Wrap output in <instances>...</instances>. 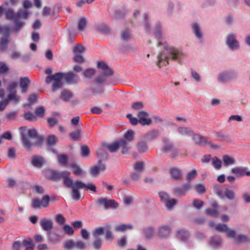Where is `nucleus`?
<instances>
[{
  "label": "nucleus",
  "instance_id": "3c124183",
  "mask_svg": "<svg viewBox=\"0 0 250 250\" xmlns=\"http://www.w3.org/2000/svg\"><path fill=\"white\" fill-rule=\"evenodd\" d=\"M82 156L83 157H88L90 154V150L87 146L83 145L81 148Z\"/></svg>",
  "mask_w": 250,
  "mask_h": 250
},
{
  "label": "nucleus",
  "instance_id": "864d4df0",
  "mask_svg": "<svg viewBox=\"0 0 250 250\" xmlns=\"http://www.w3.org/2000/svg\"><path fill=\"white\" fill-rule=\"evenodd\" d=\"M138 150L140 152H144L147 150V144L145 142H140L137 145Z\"/></svg>",
  "mask_w": 250,
  "mask_h": 250
},
{
  "label": "nucleus",
  "instance_id": "0e129e2a",
  "mask_svg": "<svg viewBox=\"0 0 250 250\" xmlns=\"http://www.w3.org/2000/svg\"><path fill=\"white\" fill-rule=\"evenodd\" d=\"M204 202L199 199H194L193 201V206L197 209H199L203 207Z\"/></svg>",
  "mask_w": 250,
  "mask_h": 250
},
{
  "label": "nucleus",
  "instance_id": "c756f323",
  "mask_svg": "<svg viewBox=\"0 0 250 250\" xmlns=\"http://www.w3.org/2000/svg\"><path fill=\"white\" fill-rule=\"evenodd\" d=\"M90 245L95 250H100L102 246V241L100 238H94Z\"/></svg>",
  "mask_w": 250,
  "mask_h": 250
},
{
  "label": "nucleus",
  "instance_id": "6e6d98bb",
  "mask_svg": "<svg viewBox=\"0 0 250 250\" xmlns=\"http://www.w3.org/2000/svg\"><path fill=\"white\" fill-rule=\"evenodd\" d=\"M105 238L107 240H112L114 238V237L112 235V233L111 232V231L110 230V226H106V229H105Z\"/></svg>",
  "mask_w": 250,
  "mask_h": 250
},
{
  "label": "nucleus",
  "instance_id": "20e7f679",
  "mask_svg": "<svg viewBox=\"0 0 250 250\" xmlns=\"http://www.w3.org/2000/svg\"><path fill=\"white\" fill-rule=\"evenodd\" d=\"M76 75L72 72L68 73H57L53 75L48 76L46 79L47 83L53 82L52 90L53 91L57 90L62 87L63 81L68 83L75 82Z\"/></svg>",
  "mask_w": 250,
  "mask_h": 250
},
{
  "label": "nucleus",
  "instance_id": "4468645a",
  "mask_svg": "<svg viewBox=\"0 0 250 250\" xmlns=\"http://www.w3.org/2000/svg\"><path fill=\"white\" fill-rule=\"evenodd\" d=\"M191 29L199 44L204 43L203 33L201 30L200 25L197 22H194L191 25Z\"/></svg>",
  "mask_w": 250,
  "mask_h": 250
},
{
  "label": "nucleus",
  "instance_id": "393cba45",
  "mask_svg": "<svg viewBox=\"0 0 250 250\" xmlns=\"http://www.w3.org/2000/svg\"><path fill=\"white\" fill-rule=\"evenodd\" d=\"M145 237L146 239H152L154 234V230L151 227H148L143 229Z\"/></svg>",
  "mask_w": 250,
  "mask_h": 250
},
{
  "label": "nucleus",
  "instance_id": "ea45409f",
  "mask_svg": "<svg viewBox=\"0 0 250 250\" xmlns=\"http://www.w3.org/2000/svg\"><path fill=\"white\" fill-rule=\"evenodd\" d=\"M188 236V233L185 229H180L177 232V237L182 241L186 240Z\"/></svg>",
  "mask_w": 250,
  "mask_h": 250
},
{
  "label": "nucleus",
  "instance_id": "473e14b6",
  "mask_svg": "<svg viewBox=\"0 0 250 250\" xmlns=\"http://www.w3.org/2000/svg\"><path fill=\"white\" fill-rule=\"evenodd\" d=\"M104 145L99 149L97 150V156L99 158L103 159H107L108 158V155L105 152L104 149Z\"/></svg>",
  "mask_w": 250,
  "mask_h": 250
},
{
  "label": "nucleus",
  "instance_id": "ddd939ff",
  "mask_svg": "<svg viewBox=\"0 0 250 250\" xmlns=\"http://www.w3.org/2000/svg\"><path fill=\"white\" fill-rule=\"evenodd\" d=\"M96 203L99 207H103L105 210L108 209L109 208H116L118 206L115 200H108L104 197L98 198L96 201Z\"/></svg>",
  "mask_w": 250,
  "mask_h": 250
},
{
  "label": "nucleus",
  "instance_id": "f257e3e1",
  "mask_svg": "<svg viewBox=\"0 0 250 250\" xmlns=\"http://www.w3.org/2000/svg\"><path fill=\"white\" fill-rule=\"evenodd\" d=\"M154 34L158 40V45L163 46L167 52V55L161 53L158 56L157 65L162 67L168 64V59H171L174 61L182 63L186 58V55L181 48L168 45L164 40L162 31V26L160 23L156 24L154 29Z\"/></svg>",
  "mask_w": 250,
  "mask_h": 250
},
{
  "label": "nucleus",
  "instance_id": "f3484780",
  "mask_svg": "<svg viewBox=\"0 0 250 250\" xmlns=\"http://www.w3.org/2000/svg\"><path fill=\"white\" fill-rule=\"evenodd\" d=\"M106 169V166L104 164L102 163L101 160L98 161V165H95L90 168V174L94 176H96L102 172Z\"/></svg>",
  "mask_w": 250,
  "mask_h": 250
},
{
  "label": "nucleus",
  "instance_id": "aec40b11",
  "mask_svg": "<svg viewBox=\"0 0 250 250\" xmlns=\"http://www.w3.org/2000/svg\"><path fill=\"white\" fill-rule=\"evenodd\" d=\"M211 208H207L206 210V213L208 215L215 217L218 214V205L217 203L213 201L211 203Z\"/></svg>",
  "mask_w": 250,
  "mask_h": 250
},
{
  "label": "nucleus",
  "instance_id": "e433bc0d",
  "mask_svg": "<svg viewBox=\"0 0 250 250\" xmlns=\"http://www.w3.org/2000/svg\"><path fill=\"white\" fill-rule=\"evenodd\" d=\"M58 162L62 166H66L67 165L68 157L65 154H61L58 156Z\"/></svg>",
  "mask_w": 250,
  "mask_h": 250
},
{
  "label": "nucleus",
  "instance_id": "13d9d810",
  "mask_svg": "<svg viewBox=\"0 0 250 250\" xmlns=\"http://www.w3.org/2000/svg\"><path fill=\"white\" fill-rule=\"evenodd\" d=\"M95 73V70L94 69H87L84 71L83 74L85 78H89L93 76Z\"/></svg>",
  "mask_w": 250,
  "mask_h": 250
},
{
  "label": "nucleus",
  "instance_id": "69168bd1",
  "mask_svg": "<svg viewBox=\"0 0 250 250\" xmlns=\"http://www.w3.org/2000/svg\"><path fill=\"white\" fill-rule=\"evenodd\" d=\"M75 247L80 250H84L86 248V246L85 244L82 241H78L75 242Z\"/></svg>",
  "mask_w": 250,
  "mask_h": 250
},
{
  "label": "nucleus",
  "instance_id": "680f3d73",
  "mask_svg": "<svg viewBox=\"0 0 250 250\" xmlns=\"http://www.w3.org/2000/svg\"><path fill=\"white\" fill-rule=\"evenodd\" d=\"M144 163L141 162H138L135 164L134 166V169L137 172H142L144 170Z\"/></svg>",
  "mask_w": 250,
  "mask_h": 250
},
{
  "label": "nucleus",
  "instance_id": "052dcab7",
  "mask_svg": "<svg viewBox=\"0 0 250 250\" xmlns=\"http://www.w3.org/2000/svg\"><path fill=\"white\" fill-rule=\"evenodd\" d=\"M55 220L59 225H63L65 222V218L62 214H57L55 216Z\"/></svg>",
  "mask_w": 250,
  "mask_h": 250
},
{
  "label": "nucleus",
  "instance_id": "4d7b16f0",
  "mask_svg": "<svg viewBox=\"0 0 250 250\" xmlns=\"http://www.w3.org/2000/svg\"><path fill=\"white\" fill-rule=\"evenodd\" d=\"M225 196L228 199L232 200L234 199L235 194L233 190L230 189H226L224 193Z\"/></svg>",
  "mask_w": 250,
  "mask_h": 250
},
{
  "label": "nucleus",
  "instance_id": "2f4dec72",
  "mask_svg": "<svg viewBox=\"0 0 250 250\" xmlns=\"http://www.w3.org/2000/svg\"><path fill=\"white\" fill-rule=\"evenodd\" d=\"M106 229V226L105 227H99L96 228L93 232L94 238H100V235H103Z\"/></svg>",
  "mask_w": 250,
  "mask_h": 250
},
{
  "label": "nucleus",
  "instance_id": "58836bf2",
  "mask_svg": "<svg viewBox=\"0 0 250 250\" xmlns=\"http://www.w3.org/2000/svg\"><path fill=\"white\" fill-rule=\"evenodd\" d=\"M132 38L131 34L130 31L128 30H124L122 32L121 38L124 41H128L130 40Z\"/></svg>",
  "mask_w": 250,
  "mask_h": 250
},
{
  "label": "nucleus",
  "instance_id": "7c9ffc66",
  "mask_svg": "<svg viewBox=\"0 0 250 250\" xmlns=\"http://www.w3.org/2000/svg\"><path fill=\"white\" fill-rule=\"evenodd\" d=\"M132 229L133 226L131 224H121L115 227V230L117 231H124L126 229Z\"/></svg>",
  "mask_w": 250,
  "mask_h": 250
},
{
  "label": "nucleus",
  "instance_id": "49530a36",
  "mask_svg": "<svg viewBox=\"0 0 250 250\" xmlns=\"http://www.w3.org/2000/svg\"><path fill=\"white\" fill-rule=\"evenodd\" d=\"M72 93L67 90H64L61 93V98L64 101L69 100L72 97Z\"/></svg>",
  "mask_w": 250,
  "mask_h": 250
},
{
  "label": "nucleus",
  "instance_id": "4be33fe9",
  "mask_svg": "<svg viewBox=\"0 0 250 250\" xmlns=\"http://www.w3.org/2000/svg\"><path fill=\"white\" fill-rule=\"evenodd\" d=\"M119 147L121 148L122 153L123 154H126L128 153L129 150L131 148V146L128 145L125 140H119Z\"/></svg>",
  "mask_w": 250,
  "mask_h": 250
},
{
  "label": "nucleus",
  "instance_id": "423d86ee",
  "mask_svg": "<svg viewBox=\"0 0 250 250\" xmlns=\"http://www.w3.org/2000/svg\"><path fill=\"white\" fill-rule=\"evenodd\" d=\"M70 172L67 171L57 172L53 171L51 173V177L54 180H58L62 178L64 185L67 188H71L73 180L69 178Z\"/></svg>",
  "mask_w": 250,
  "mask_h": 250
},
{
  "label": "nucleus",
  "instance_id": "09e8293b",
  "mask_svg": "<svg viewBox=\"0 0 250 250\" xmlns=\"http://www.w3.org/2000/svg\"><path fill=\"white\" fill-rule=\"evenodd\" d=\"M248 241V237L246 235H239L235 239V243L237 244L245 242Z\"/></svg>",
  "mask_w": 250,
  "mask_h": 250
},
{
  "label": "nucleus",
  "instance_id": "de8ad7c7",
  "mask_svg": "<svg viewBox=\"0 0 250 250\" xmlns=\"http://www.w3.org/2000/svg\"><path fill=\"white\" fill-rule=\"evenodd\" d=\"M58 140L54 135L49 136L47 139V143L48 146H53L56 144Z\"/></svg>",
  "mask_w": 250,
  "mask_h": 250
},
{
  "label": "nucleus",
  "instance_id": "79ce46f5",
  "mask_svg": "<svg viewBox=\"0 0 250 250\" xmlns=\"http://www.w3.org/2000/svg\"><path fill=\"white\" fill-rule=\"evenodd\" d=\"M165 206L168 210H170L177 204L176 200L169 199L165 203Z\"/></svg>",
  "mask_w": 250,
  "mask_h": 250
},
{
  "label": "nucleus",
  "instance_id": "e2e57ef3",
  "mask_svg": "<svg viewBox=\"0 0 250 250\" xmlns=\"http://www.w3.org/2000/svg\"><path fill=\"white\" fill-rule=\"evenodd\" d=\"M215 229L220 232H225L228 230V228L226 225L219 224L215 226Z\"/></svg>",
  "mask_w": 250,
  "mask_h": 250
},
{
  "label": "nucleus",
  "instance_id": "9d476101",
  "mask_svg": "<svg viewBox=\"0 0 250 250\" xmlns=\"http://www.w3.org/2000/svg\"><path fill=\"white\" fill-rule=\"evenodd\" d=\"M16 86V83L13 82L10 83L7 87V90L9 92L7 99L9 102L12 101L16 104L19 103L21 101V97L17 94V92L15 90Z\"/></svg>",
  "mask_w": 250,
  "mask_h": 250
},
{
  "label": "nucleus",
  "instance_id": "6e6552de",
  "mask_svg": "<svg viewBox=\"0 0 250 250\" xmlns=\"http://www.w3.org/2000/svg\"><path fill=\"white\" fill-rule=\"evenodd\" d=\"M57 199L55 197L50 198L48 195H45L42 197L41 200H39L37 198L33 199L31 202V207L33 208H46L49 206L50 200L55 201Z\"/></svg>",
  "mask_w": 250,
  "mask_h": 250
},
{
  "label": "nucleus",
  "instance_id": "774afa93",
  "mask_svg": "<svg viewBox=\"0 0 250 250\" xmlns=\"http://www.w3.org/2000/svg\"><path fill=\"white\" fill-rule=\"evenodd\" d=\"M159 195L160 198H161V200L165 203L167 200L169 199V196L168 194L167 193L161 191L159 193Z\"/></svg>",
  "mask_w": 250,
  "mask_h": 250
},
{
  "label": "nucleus",
  "instance_id": "5fc2aeb1",
  "mask_svg": "<svg viewBox=\"0 0 250 250\" xmlns=\"http://www.w3.org/2000/svg\"><path fill=\"white\" fill-rule=\"evenodd\" d=\"M86 20L84 18H81L78 23V29L80 31L83 30L86 25Z\"/></svg>",
  "mask_w": 250,
  "mask_h": 250
},
{
  "label": "nucleus",
  "instance_id": "1a4fd4ad",
  "mask_svg": "<svg viewBox=\"0 0 250 250\" xmlns=\"http://www.w3.org/2000/svg\"><path fill=\"white\" fill-rule=\"evenodd\" d=\"M9 31L10 28L9 26H0V34H3V37L1 38L0 40V50L2 51L5 50L7 48L9 41Z\"/></svg>",
  "mask_w": 250,
  "mask_h": 250
},
{
  "label": "nucleus",
  "instance_id": "603ef678",
  "mask_svg": "<svg viewBox=\"0 0 250 250\" xmlns=\"http://www.w3.org/2000/svg\"><path fill=\"white\" fill-rule=\"evenodd\" d=\"M74 52L75 54H81L85 52V48L82 44H78L74 47Z\"/></svg>",
  "mask_w": 250,
  "mask_h": 250
},
{
  "label": "nucleus",
  "instance_id": "cd10ccee",
  "mask_svg": "<svg viewBox=\"0 0 250 250\" xmlns=\"http://www.w3.org/2000/svg\"><path fill=\"white\" fill-rule=\"evenodd\" d=\"M170 173L172 178L175 180H179L182 175L180 170L176 168H171Z\"/></svg>",
  "mask_w": 250,
  "mask_h": 250
},
{
  "label": "nucleus",
  "instance_id": "c03bdc74",
  "mask_svg": "<svg viewBox=\"0 0 250 250\" xmlns=\"http://www.w3.org/2000/svg\"><path fill=\"white\" fill-rule=\"evenodd\" d=\"M134 133L132 130L127 131L124 135V139L127 142H131L134 138Z\"/></svg>",
  "mask_w": 250,
  "mask_h": 250
},
{
  "label": "nucleus",
  "instance_id": "37998d69",
  "mask_svg": "<svg viewBox=\"0 0 250 250\" xmlns=\"http://www.w3.org/2000/svg\"><path fill=\"white\" fill-rule=\"evenodd\" d=\"M195 190L198 194H204L206 191L205 186L202 184H198L194 187Z\"/></svg>",
  "mask_w": 250,
  "mask_h": 250
},
{
  "label": "nucleus",
  "instance_id": "f704fd0d",
  "mask_svg": "<svg viewBox=\"0 0 250 250\" xmlns=\"http://www.w3.org/2000/svg\"><path fill=\"white\" fill-rule=\"evenodd\" d=\"M158 134L159 133L157 130H153L146 134L145 137L146 140H153L158 136Z\"/></svg>",
  "mask_w": 250,
  "mask_h": 250
},
{
  "label": "nucleus",
  "instance_id": "a19ab883",
  "mask_svg": "<svg viewBox=\"0 0 250 250\" xmlns=\"http://www.w3.org/2000/svg\"><path fill=\"white\" fill-rule=\"evenodd\" d=\"M131 106L133 109H141L147 107L145 104L141 101H138L132 103Z\"/></svg>",
  "mask_w": 250,
  "mask_h": 250
},
{
  "label": "nucleus",
  "instance_id": "2eb2a0df",
  "mask_svg": "<svg viewBox=\"0 0 250 250\" xmlns=\"http://www.w3.org/2000/svg\"><path fill=\"white\" fill-rule=\"evenodd\" d=\"M228 47L231 50H237L239 48V43L236 40V36L233 34L227 35L226 41Z\"/></svg>",
  "mask_w": 250,
  "mask_h": 250
},
{
  "label": "nucleus",
  "instance_id": "a18cd8bd",
  "mask_svg": "<svg viewBox=\"0 0 250 250\" xmlns=\"http://www.w3.org/2000/svg\"><path fill=\"white\" fill-rule=\"evenodd\" d=\"M212 165L216 169H219L222 167V162L217 157H214L212 159Z\"/></svg>",
  "mask_w": 250,
  "mask_h": 250
},
{
  "label": "nucleus",
  "instance_id": "39448f33",
  "mask_svg": "<svg viewBox=\"0 0 250 250\" xmlns=\"http://www.w3.org/2000/svg\"><path fill=\"white\" fill-rule=\"evenodd\" d=\"M72 189L71 197L74 201H78L81 198V193L79 189L85 188L87 190L97 192L96 186L92 183L85 184L79 180H74L71 187Z\"/></svg>",
  "mask_w": 250,
  "mask_h": 250
},
{
  "label": "nucleus",
  "instance_id": "6ab92c4d",
  "mask_svg": "<svg viewBox=\"0 0 250 250\" xmlns=\"http://www.w3.org/2000/svg\"><path fill=\"white\" fill-rule=\"evenodd\" d=\"M171 231L169 226L167 225H162L158 230V234L161 237H166L169 235Z\"/></svg>",
  "mask_w": 250,
  "mask_h": 250
},
{
  "label": "nucleus",
  "instance_id": "8fccbe9b",
  "mask_svg": "<svg viewBox=\"0 0 250 250\" xmlns=\"http://www.w3.org/2000/svg\"><path fill=\"white\" fill-rule=\"evenodd\" d=\"M75 247V242L72 240H67L64 243L63 248L65 250H70Z\"/></svg>",
  "mask_w": 250,
  "mask_h": 250
},
{
  "label": "nucleus",
  "instance_id": "c9c22d12",
  "mask_svg": "<svg viewBox=\"0 0 250 250\" xmlns=\"http://www.w3.org/2000/svg\"><path fill=\"white\" fill-rule=\"evenodd\" d=\"M191 77L192 80L196 83H200L202 81L200 74L193 69L191 70Z\"/></svg>",
  "mask_w": 250,
  "mask_h": 250
},
{
  "label": "nucleus",
  "instance_id": "0eeeda50",
  "mask_svg": "<svg viewBox=\"0 0 250 250\" xmlns=\"http://www.w3.org/2000/svg\"><path fill=\"white\" fill-rule=\"evenodd\" d=\"M97 67L101 70L102 75L99 76L96 81L97 83H101L105 81L106 77L112 74V71L104 62H98Z\"/></svg>",
  "mask_w": 250,
  "mask_h": 250
},
{
  "label": "nucleus",
  "instance_id": "5701e85b",
  "mask_svg": "<svg viewBox=\"0 0 250 250\" xmlns=\"http://www.w3.org/2000/svg\"><path fill=\"white\" fill-rule=\"evenodd\" d=\"M247 169V167H236L232 168L231 172L237 176L243 177L245 176V171Z\"/></svg>",
  "mask_w": 250,
  "mask_h": 250
},
{
  "label": "nucleus",
  "instance_id": "f03ea898",
  "mask_svg": "<svg viewBox=\"0 0 250 250\" xmlns=\"http://www.w3.org/2000/svg\"><path fill=\"white\" fill-rule=\"evenodd\" d=\"M23 6L25 9H21L17 14L14 13L13 10L11 9L6 10L4 12L7 19L15 22L16 27L13 30L16 32L19 31L24 26V21H21L20 19H26L28 15L26 9L32 7V4L29 0H24Z\"/></svg>",
  "mask_w": 250,
  "mask_h": 250
},
{
  "label": "nucleus",
  "instance_id": "b1692460",
  "mask_svg": "<svg viewBox=\"0 0 250 250\" xmlns=\"http://www.w3.org/2000/svg\"><path fill=\"white\" fill-rule=\"evenodd\" d=\"M104 147L110 152H115L119 148V140L110 144H105L104 145Z\"/></svg>",
  "mask_w": 250,
  "mask_h": 250
},
{
  "label": "nucleus",
  "instance_id": "4c0bfd02",
  "mask_svg": "<svg viewBox=\"0 0 250 250\" xmlns=\"http://www.w3.org/2000/svg\"><path fill=\"white\" fill-rule=\"evenodd\" d=\"M81 130L79 129L75 132H71L70 134L71 139L74 141H79L81 137Z\"/></svg>",
  "mask_w": 250,
  "mask_h": 250
},
{
  "label": "nucleus",
  "instance_id": "a211bd4d",
  "mask_svg": "<svg viewBox=\"0 0 250 250\" xmlns=\"http://www.w3.org/2000/svg\"><path fill=\"white\" fill-rule=\"evenodd\" d=\"M31 164L37 168H41L44 164V160L42 157L34 155L31 158Z\"/></svg>",
  "mask_w": 250,
  "mask_h": 250
},
{
  "label": "nucleus",
  "instance_id": "338daca9",
  "mask_svg": "<svg viewBox=\"0 0 250 250\" xmlns=\"http://www.w3.org/2000/svg\"><path fill=\"white\" fill-rule=\"evenodd\" d=\"M6 182L7 184L8 188H13L15 186L17 185L16 181L11 178H7L6 180Z\"/></svg>",
  "mask_w": 250,
  "mask_h": 250
},
{
  "label": "nucleus",
  "instance_id": "dca6fc26",
  "mask_svg": "<svg viewBox=\"0 0 250 250\" xmlns=\"http://www.w3.org/2000/svg\"><path fill=\"white\" fill-rule=\"evenodd\" d=\"M45 110H35L34 113L28 111L23 114L24 119L31 122L37 121L38 118L44 117Z\"/></svg>",
  "mask_w": 250,
  "mask_h": 250
},
{
  "label": "nucleus",
  "instance_id": "c85d7f7f",
  "mask_svg": "<svg viewBox=\"0 0 250 250\" xmlns=\"http://www.w3.org/2000/svg\"><path fill=\"white\" fill-rule=\"evenodd\" d=\"M29 83L30 81L28 78L26 77L21 78L20 82V86L22 89V93H25L26 92Z\"/></svg>",
  "mask_w": 250,
  "mask_h": 250
},
{
  "label": "nucleus",
  "instance_id": "bf43d9fd",
  "mask_svg": "<svg viewBox=\"0 0 250 250\" xmlns=\"http://www.w3.org/2000/svg\"><path fill=\"white\" fill-rule=\"evenodd\" d=\"M63 230L66 234L72 235L74 233V230L72 228L68 225H64Z\"/></svg>",
  "mask_w": 250,
  "mask_h": 250
},
{
  "label": "nucleus",
  "instance_id": "9b49d317",
  "mask_svg": "<svg viewBox=\"0 0 250 250\" xmlns=\"http://www.w3.org/2000/svg\"><path fill=\"white\" fill-rule=\"evenodd\" d=\"M237 77V73L234 70H227L221 72L217 77L218 81L220 83H227L235 80Z\"/></svg>",
  "mask_w": 250,
  "mask_h": 250
},
{
  "label": "nucleus",
  "instance_id": "412c9836",
  "mask_svg": "<svg viewBox=\"0 0 250 250\" xmlns=\"http://www.w3.org/2000/svg\"><path fill=\"white\" fill-rule=\"evenodd\" d=\"M42 228L45 231H50L53 228V222L52 220L42 219L40 221Z\"/></svg>",
  "mask_w": 250,
  "mask_h": 250
},
{
  "label": "nucleus",
  "instance_id": "f8f14e48",
  "mask_svg": "<svg viewBox=\"0 0 250 250\" xmlns=\"http://www.w3.org/2000/svg\"><path fill=\"white\" fill-rule=\"evenodd\" d=\"M188 137L191 138L192 141L196 144L210 145L211 147H217V146L211 145L209 142H208L206 138L195 134L192 131L189 130H188Z\"/></svg>",
  "mask_w": 250,
  "mask_h": 250
},
{
  "label": "nucleus",
  "instance_id": "7ed1b4c3",
  "mask_svg": "<svg viewBox=\"0 0 250 250\" xmlns=\"http://www.w3.org/2000/svg\"><path fill=\"white\" fill-rule=\"evenodd\" d=\"M22 143L27 149L32 146H40L42 142V138L34 129H28L26 126L20 128Z\"/></svg>",
  "mask_w": 250,
  "mask_h": 250
},
{
  "label": "nucleus",
  "instance_id": "bb28decb",
  "mask_svg": "<svg viewBox=\"0 0 250 250\" xmlns=\"http://www.w3.org/2000/svg\"><path fill=\"white\" fill-rule=\"evenodd\" d=\"M222 160L224 166L226 167L233 165L235 162V159L233 158L228 155H224L222 157Z\"/></svg>",
  "mask_w": 250,
  "mask_h": 250
},
{
  "label": "nucleus",
  "instance_id": "a878e982",
  "mask_svg": "<svg viewBox=\"0 0 250 250\" xmlns=\"http://www.w3.org/2000/svg\"><path fill=\"white\" fill-rule=\"evenodd\" d=\"M188 185H184L181 187H176L174 188V191L175 194L179 196L184 195L187 191Z\"/></svg>",
  "mask_w": 250,
  "mask_h": 250
},
{
  "label": "nucleus",
  "instance_id": "72a5a7b5",
  "mask_svg": "<svg viewBox=\"0 0 250 250\" xmlns=\"http://www.w3.org/2000/svg\"><path fill=\"white\" fill-rule=\"evenodd\" d=\"M70 167L72 168L73 173L75 175L80 176L83 174V170L76 164L72 163L70 165Z\"/></svg>",
  "mask_w": 250,
  "mask_h": 250
}]
</instances>
